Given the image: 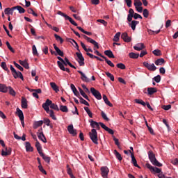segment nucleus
I'll list each match as a JSON object with an SVG mask.
<instances>
[{
	"instance_id": "obj_1",
	"label": "nucleus",
	"mask_w": 178,
	"mask_h": 178,
	"mask_svg": "<svg viewBox=\"0 0 178 178\" xmlns=\"http://www.w3.org/2000/svg\"><path fill=\"white\" fill-rule=\"evenodd\" d=\"M43 109L45 110L47 113H49V106L51 109H54L55 111H59V107H58V105L52 103V101H51L49 99H47L44 103L42 105Z\"/></svg>"
},
{
	"instance_id": "obj_52",
	"label": "nucleus",
	"mask_w": 178,
	"mask_h": 178,
	"mask_svg": "<svg viewBox=\"0 0 178 178\" xmlns=\"http://www.w3.org/2000/svg\"><path fill=\"white\" fill-rule=\"evenodd\" d=\"M13 64L15 65V67L19 69V70H20L21 72H23V70H24L23 67H22L20 65L17 64L16 61H14Z\"/></svg>"
},
{
	"instance_id": "obj_23",
	"label": "nucleus",
	"mask_w": 178,
	"mask_h": 178,
	"mask_svg": "<svg viewBox=\"0 0 178 178\" xmlns=\"http://www.w3.org/2000/svg\"><path fill=\"white\" fill-rule=\"evenodd\" d=\"M38 137L42 143H47V138H45V135H44V132L38 133Z\"/></svg>"
},
{
	"instance_id": "obj_4",
	"label": "nucleus",
	"mask_w": 178,
	"mask_h": 178,
	"mask_svg": "<svg viewBox=\"0 0 178 178\" xmlns=\"http://www.w3.org/2000/svg\"><path fill=\"white\" fill-rule=\"evenodd\" d=\"M10 70L12 72V74L15 79H19H19H21V80H22V81L24 80V78L23 77V74H22V72H20L19 71L18 72L16 71L15 67H13V65H10Z\"/></svg>"
},
{
	"instance_id": "obj_43",
	"label": "nucleus",
	"mask_w": 178,
	"mask_h": 178,
	"mask_svg": "<svg viewBox=\"0 0 178 178\" xmlns=\"http://www.w3.org/2000/svg\"><path fill=\"white\" fill-rule=\"evenodd\" d=\"M8 91H9V94L10 95H12L13 97H15L16 96V92L15 91V90L13 89L12 87H8Z\"/></svg>"
},
{
	"instance_id": "obj_59",
	"label": "nucleus",
	"mask_w": 178,
	"mask_h": 178,
	"mask_svg": "<svg viewBox=\"0 0 178 178\" xmlns=\"http://www.w3.org/2000/svg\"><path fill=\"white\" fill-rule=\"evenodd\" d=\"M38 169L42 173H43V175H47V171H45V170H44L42 165H39Z\"/></svg>"
},
{
	"instance_id": "obj_32",
	"label": "nucleus",
	"mask_w": 178,
	"mask_h": 178,
	"mask_svg": "<svg viewBox=\"0 0 178 178\" xmlns=\"http://www.w3.org/2000/svg\"><path fill=\"white\" fill-rule=\"evenodd\" d=\"M50 86L54 91H55V92H59V88L58 87L56 83H55V82H51Z\"/></svg>"
},
{
	"instance_id": "obj_48",
	"label": "nucleus",
	"mask_w": 178,
	"mask_h": 178,
	"mask_svg": "<svg viewBox=\"0 0 178 178\" xmlns=\"http://www.w3.org/2000/svg\"><path fill=\"white\" fill-rule=\"evenodd\" d=\"M54 37L56 40V41H59L60 44H63V39L59 36L58 34L55 33Z\"/></svg>"
},
{
	"instance_id": "obj_7",
	"label": "nucleus",
	"mask_w": 178,
	"mask_h": 178,
	"mask_svg": "<svg viewBox=\"0 0 178 178\" xmlns=\"http://www.w3.org/2000/svg\"><path fill=\"white\" fill-rule=\"evenodd\" d=\"M90 92L92 94V95L95 96V97L97 99H102V96L101 95V92H99V91L97 90L95 88H91Z\"/></svg>"
},
{
	"instance_id": "obj_39",
	"label": "nucleus",
	"mask_w": 178,
	"mask_h": 178,
	"mask_svg": "<svg viewBox=\"0 0 178 178\" xmlns=\"http://www.w3.org/2000/svg\"><path fill=\"white\" fill-rule=\"evenodd\" d=\"M129 58H131V59H137L138 58V56H140L139 54H136L134 52H131L129 54Z\"/></svg>"
},
{
	"instance_id": "obj_41",
	"label": "nucleus",
	"mask_w": 178,
	"mask_h": 178,
	"mask_svg": "<svg viewBox=\"0 0 178 178\" xmlns=\"http://www.w3.org/2000/svg\"><path fill=\"white\" fill-rule=\"evenodd\" d=\"M134 5L135 8H138L143 6V3L140 0H134Z\"/></svg>"
},
{
	"instance_id": "obj_21",
	"label": "nucleus",
	"mask_w": 178,
	"mask_h": 178,
	"mask_svg": "<svg viewBox=\"0 0 178 178\" xmlns=\"http://www.w3.org/2000/svg\"><path fill=\"white\" fill-rule=\"evenodd\" d=\"M140 22L138 21H136V20H133L131 21V23L129 24V27H131L133 30V31H134L136 30V27L137 26V24H139Z\"/></svg>"
},
{
	"instance_id": "obj_5",
	"label": "nucleus",
	"mask_w": 178,
	"mask_h": 178,
	"mask_svg": "<svg viewBox=\"0 0 178 178\" xmlns=\"http://www.w3.org/2000/svg\"><path fill=\"white\" fill-rule=\"evenodd\" d=\"M146 168H147L152 173H158V175L162 173V169L154 167L149 163H146Z\"/></svg>"
},
{
	"instance_id": "obj_31",
	"label": "nucleus",
	"mask_w": 178,
	"mask_h": 178,
	"mask_svg": "<svg viewBox=\"0 0 178 178\" xmlns=\"http://www.w3.org/2000/svg\"><path fill=\"white\" fill-rule=\"evenodd\" d=\"M26 149L27 152H33V147H31V144L30 142H26Z\"/></svg>"
},
{
	"instance_id": "obj_46",
	"label": "nucleus",
	"mask_w": 178,
	"mask_h": 178,
	"mask_svg": "<svg viewBox=\"0 0 178 178\" xmlns=\"http://www.w3.org/2000/svg\"><path fill=\"white\" fill-rule=\"evenodd\" d=\"M114 154L117 158V159H118V161H122V155L120 154V153H119L118 152V150L115 149L114 150Z\"/></svg>"
},
{
	"instance_id": "obj_29",
	"label": "nucleus",
	"mask_w": 178,
	"mask_h": 178,
	"mask_svg": "<svg viewBox=\"0 0 178 178\" xmlns=\"http://www.w3.org/2000/svg\"><path fill=\"white\" fill-rule=\"evenodd\" d=\"M40 156H42L44 162H47V163H49V162H51V157L44 155V153H40Z\"/></svg>"
},
{
	"instance_id": "obj_55",
	"label": "nucleus",
	"mask_w": 178,
	"mask_h": 178,
	"mask_svg": "<svg viewBox=\"0 0 178 178\" xmlns=\"http://www.w3.org/2000/svg\"><path fill=\"white\" fill-rule=\"evenodd\" d=\"M7 47L8 48V49L13 52V54H15V49H13V48L12 47V46H10V43H9L8 41L6 42Z\"/></svg>"
},
{
	"instance_id": "obj_60",
	"label": "nucleus",
	"mask_w": 178,
	"mask_h": 178,
	"mask_svg": "<svg viewBox=\"0 0 178 178\" xmlns=\"http://www.w3.org/2000/svg\"><path fill=\"white\" fill-rule=\"evenodd\" d=\"M102 118H103V119L106 122H109V118H108L106 114H105L104 111H102Z\"/></svg>"
},
{
	"instance_id": "obj_47",
	"label": "nucleus",
	"mask_w": 178,
	"mask_h": 178,
	"mask_svg": "<svg viewBox=\"0 0 178 178\" xmlns=\"http://www.w3.org/2000/svg\"><path fill=\"white\" fill-rule=\"evenodd\" d=\"M49 115L50 118L53 119V120H56L57 118H56V116H55V113L54 112V110H49Z\"/></svg>"
},
{
	"instance_id": "obj_44",
	"label": "nucleus",
	"mask_w": 178,
	"mask_h": 178,
	"mask_svg": "<svg viewBox=\"0 0 178 178\" xmlns=\"http://www.w3.org/2000/svg\"><path fill=\"white\" fill-rule=\"evenodd\" d=\"M32 53H33V55L35 56H38V51H37V47H35V44H33L32 46Z\"/></svg>"
},
{
	"instance_id": "obj_26",
	"label": "nucleus",
	"mask_w": 178,
	"mask_h": 178,
	"mask_svg": "<svg viewBox=\"0 0 178 178\" xmlns=\"http://www.w3.org/2000/svg\"><path fill=\"white\" fill-rule=\"evenodd\" d=\"M15 7L10 8H6L4 10V13L5 15H13V11L15 10Z\"/></svg>"
},
{
	"instance_id": "obj_50",
	"label": "nucleus",
	"mask_w": 178,
	"mask_h": 178,
	"mask_svg": "<svg viewBox=\"0 0 178 178\" xmlns=\"http://www.w3.org/2000/svg\"><path fill=\"white\" fill-rule=\"evenodd\" d=\"M152 54L156 56H161V55H162V51L159 49H155L152 51Z\"/></svg>"
},
{
	"instance_id": "obj_49",
	"label": "nucleus",
	"mask_w": 178,
	"mask_h": 178,
	"mask_svg": "<svg viewBox=\"0 0 178 178\" xmlns=\"http://www.w3.org/2000/svg\"><path fill=\"white\" fill-rule=\"evenodd\" d=\"M1 67H2V69H3V70L7 72V73H9L10 71H9V69H8V67L6 66V63L2 62Z\"/></svg>"
},
{
	"instance_id": "obj_51",
	"label": "nucleus",
	"mask_w": 178,
	"mask_h": 178,
	"mask_svg": "<svg viewBox=\"0 0 178 178\" xmlns=\"http://www.w3.org/2000/svg\"><path fill=\"white\" fill-rule=\"evenodd\" d=\"M60 111H61V112H65V113L69 112V109H67V106H63V105L60 106Z\"/></svg>"
},
{
	"instance_id": "obj_2",
	"label": "nucleus",
	"mask_w": 178,
	"mask_h": 178,
	"mask_svg": "<svg viewBox=\"0 0 178 178\" xmlns=\"http://www.w3.org/2000/svg\"><path fill=\"white\" fill-rule=\"evenodd\" d=\"M148 156L150 162L152 163V165H154V166H158L159 168L162 167V163H159L158 160H156V158L155 157V154H154V152L149 151L148 152Z\"/></svg>"
},
{
	"instance_id": "obj_12",
	"label": "nucleus",
	"mask_w": 178,
	"mask_h": 178,
	"mask_svg": "<svg viewBox=\"0 0 178 178\" xmlns=\"http://www.w3.org/2000/svg\"><path fill=\"white\" fill-rule=\"evenodd\" d=\"M128 151L131 154V163H133L134 166H135L136 168H140L138 164H137V160L136 159V157L134 156V153L131 152V150H128Z\"/></svg>"
},
{
	"instance_id": "obj_61",
	"label": "nucleus",
	"mask_w": 178,
	"mask_h": 178,
	"mask_svg": "<svg viewBox=\"0 0 178 178\" xmlns=\"http://www.w3.org/2000/svg\"><path fill=\"white\" fill-rule=\"evenodd\" d=\"M154 80L156 83H160L161 82V75H157L154 77Z\"/></svg>"
},
{
	"instance_id": "obj_15",
	"label": "nucleus",
	"mask_w": 178,
	"mask_h": 178,
	"mask_svg": "<svg viewBox=\"0 0 178 178\" xmlns=\"http://www.w3.org/2000/svg\"><path fill=\"white\" fill-rule=\"evenodd\" d=\"M57 65L60 70H63V72H67V73H70V70L69 68H65V65H63V64L60 63V61H57Z\"/></svg>"
},
{
	"instance_id": "obj_56",
	"label": "nucleus",
	"mask_w": 178,
	"mask_h": 178,
	"mask_svg": "<svg viewBox=\"0 0 178 178\" xmlns=\"http://www.w3.org/2000/svg\"><path fill=\"white\" fill-rule=\"evenodd\" d=\"M143 16L146 19H147V17H148V16H149V12L148 11V10L147 8L143 10Z\"/></svg>"
},
{
	"instance_id": "obj_28",
	"label": "nucleus",
	"mask_w": 178,
	"mask_h": 178,
	"mask_svg": "<svg viewBox=\"0 0 178 178\" xmlns=\"http://www.w3.org/2000/svg\"><path fill=\"white\" fill-rule=\"evenodd\" d=\"M8 87L6 85L0 83V92H8Z\"/></svg>"
},
{
	"instance_id": "obj_35",
	"label": "nucleus",
	"mask_w": 178,
	"mask_h": 178,
	"mask_svg": "<svg viewBox=\"0 0 178 178\" xmlns=\"http://www.w3.org/2000/svg\"><path fill=\"white\" fill-rule=\"evenodd\" d=\"M43 123H44V121L42 120L35 122L33 124L34 129H37V127H40L42 126Z\"/></svg>"
},
{
	"instance_id": "obj_57",
	"label": "nucleus",
	"mask_w": 178,
	"mask_h": 178,
	"mask_svg": "<svg viewBox=\"0 0 178 178\" xmlns=\"http://www.w3.org/2000/svg\"><path fill=\"white\" fill-rule=\"evenodd\" d=\"M134 19L137 20V19H143V17L138 13H134Z\"/></svg>"
},
{
	"instance_id": "obj_40",
	"label": "nucleus",
	"mask_w": 178,
	"mask_h": 178,
	"mask_svg": "<svg viewBox=\"0 0 178 178\" xmlns=\"http://www.w3.org/2000/svg\"><path fill=\"white\" fill-rule=\"evenodd\" d=\"M103 59L105 60V62H106L108 66H111V67H115V64H113V63H112V61H111L110 60H108V58L106 56H104Z\"/></svg>"
},
{
	"instance_id": "obj_9",
	"label": "nucleus",
	"mask_w": 178,
	"mask_h": 178,
	"mask_svg": "<svg viewBox=\"0 0 178 178\" xmlns=\"http://www.w3.org/2000/svg\"><path fill=\"white\" fill-rule=\"evenodd\" d=\"M143 66H145V67H147V69H148V70H150L151 72H155V70H156V67L154 63L149 64L147 62H143Z\"/></svg>"
},
{
	"instance_id": "obj_18",
	"label": "nucleus",
	"mask_w": 178,
	"mask_h": 178,
	"mask_svg": "<svg viewBox=\"0 0 178 178\" xmlns=\"http://www.w3.org/2000/svg\"><path fill=\"white\" fill-rule=\"evenodd\" d=\"M57 15H59L60 16H63V17H65V20H69V22L71 23L73 21V19L72 17H69V15L63 13L62 11H58Z\"/></svg>"
},
{
	"instance_id": "obj_13",
	"label": "nucleus",
	"mask_w": 178,
	"mask_h": 178,
	"mask_svg": "<svg viewBox=\"0 0 178 178\" xmlns=\"http://www.w3.org/2000/svg\"><path fill=\"white\" fill-rule=\"evenodd\" d=\"M78 73L81 74V79L82 80V81H85V83H90V79H88V77L86 76L85 73L81 71H78Z\"/></svg>"
},
{
	"instance_id": "obj_10",
	"label": "nucleus",
	"mask_w": 178,
	"mask_h": 178,
	"mask_svg": "<svg viewBox=\"0 0 178 178\" xmlns=\"http://www.w3.org/2000/svg\"><path fill=\"white\" fill-rule=\"evenodd\" d=\"M1 150V155L2 156H8V155H10L12 154V148L10 147H3Z\"/></svg>"
},
{
	"instance_id": "obj_20",
	"label": "nucleus",
	"mask_w": 178,
	"mask_h": 178,
	"mask_svg": "<svg viewBox=\"0 0 178 178\" xmlns=\"http://www.w3.org/2000/svg\"><path fill=\"white\" fill-rule=\"evenodd\" d=\"M134 10H133V8H130L129 10V14L127 15V20L128 22H132L133 20V17H134Z\"/></svg>"
},
{
	"instance_id": "obj_42",
	"label": "nucleus",
	"mask_w": 178,
	"mask_h": 178,
	"mask_svg": "<svg viewBox=\"0 0 178 178\" xmlns=\"http://www.w3.org/2000/svg\"><path fill=\"white\" fill-rule=\"evenodd\" d=\"M119 40H120V32H118L115 36L114 38L113 39V41L115 42H118Z\"/></svg>"
},
{
	"instance_id": "obj_62",
	"label": "nucleus",
	"mask_w": 178,
	"mask_h": 178,
	"mask_svg": "<svg viewBox=\"0 0 178 178\" xmlns=\"http://www.w3.org/2000/svg\"><path fill=\"white\" fill-rule=\"evenodd\" d=\"M124 2L127 3V6H128V8H131V0H124Z\"/></svg>"
},
{
	"instance_id": "obj_63",
	"label": "nucleus",
	"mask_w": 178,
	"mask_h": 178,
	"mask_svg": "<svg viewBox=\"0 0 178 178\" xmlns=\"http://www.w3.org/2000/svg\"><path fill=\"white\" fill-rule=\"evenodd\" d=\"M42 52L44 55H48V46H44V47L42 49Z\"/></svg>"
},
{
	"instance_id": "obj_27",
	"label": "nucleus",
	"mask_w": 178,
	"mask_h": 178,
	"mask_svg": "<svg viewBox=\"0 0 178 178\" xmlns=\"http://www.w3.org/2000/svg\"><path fill=\"white\" fill-rule=\"evenodd\" d=\"M19 65H22L25 69H29V63H27V60H24V61L22 60H19Z\"/></svg>"
},
{
	"instance_id": "obj_30",
	"label": "nucleus",
	"mask_w": 178,
	"mask_h": 178,
	"mask_svg": "<svg viewBox=\"0 0 178 178\" xmlns=\"http://www.w3.org/2000/svg\"><path fill=\"white\" fill-rule=\"evenodd\" d=\"M158 90L156 88H147V92L149 95H153V94H155Z\"/></svg>"
},
{
	"instance_id": "obj_22",
	"label": "nucleus",
	"mask_w": 178,
	"mask_h": 178,
	"mask_svg": "<svg viewBox=\"0 0 178 178\" xmlns=\"http://www.w3.org/2000/svg\"><path fill=\"white\" fill-rule=\"evenodd\" d=\"M71 90H72L73 93L76 97H80V93H79V90H77V88H76V86L73 83H71L70 85Z\"/></svg>"
},
{
	"instance_id": "obj_36",
	"label": "nucleus",
	"mask_w": 178,
	"mask_h": 178,
	"mask_svg": "<svg viewBox=\"0 0 178 178\" xmlns=\"http://www.w3.org/2000/svg\"><path fill=\"white\" fill-rule=\"evenodd\" d=\"M104 55H106L109 58H115V55H113V53L111 50L104 51Z\"/></svg>"
},
{
	"instance_id": "obj_58",
	"label": "nucleus",
	"mask_w": 178,
	"mask_h": 178,
	"mask_svg": "<svg viewBox=\"0 0 178 178\" xmlns=\"http://www.w3.org/2000/svg\"><path fill=\"white\" fill-rule=\"evenodd\" d=\"M172 108V105L168 104V105H163L162 108L164 109V111H169Z\"/></svg>"
},
{
	"instance_id": "obj_64",
	"label": "nucleus",
	"mask_w": 178,
	"mask_h": 178,
	"mask_svg": "<svg viewBox=\"0 0 178 178\" xmlns=\"http://www.w3.org/2000/svg\"><path fill=\"white\" fill-rule=\"evenodd\" d=\"M44 123H45L47 126H50L51 120H49L48 118H44Z\"/></svg>"
},
{
	"instance_id": "obj_33",
	"label": "nucleus",
	"mask_w": 178,
	"mask_h": 178,
	"mask_svg": "<svg viewBox=\"0 0 178 178\" xmlns=\"http://www.w3.org/2000/svg\"><path fill=\"white\" fill-rule=\"evenodd\" d=\"M155 65L156 66H161V65H163L165 63V59L163 58H159L154 62Z\"/></svg>"
},
{
	"instance_id": "obj_34",
	"label": "nucleus",
	"mask_w": 178,
	"mask_h": 178,
	"mask_svg": "<svg viewBox=\"0 0 178 178\" xmlns=\"http://www.w3.org/2000/svg\"><path fill=\"white\" fill-rule=\"evenodd\" d=\"M79 90L81 95H82V97H83V98H85V99H87V101H90V98H88V96L86 94V92H84L83 89H81V88H79Z\"/></svg>"
},
{
	"instance_id": "obj_54",
	"label": "nucleus",
	"mask_w": 178,
	"mask_h": 178,
	"mask_svg": "<svg viewBox=\"0 0 178 178\" xmlns=\"http://www.w3.org/2000/svg\"><path fill=\"white\" fill-rule=\"evenodd\" d=\"M117 67H118V69H121L122 70H124V69H126V65H124V64L120 63L117 64Z\"/></svg>"
},
{
	"instance_id": "obj_17",
	"label": "nucleus",
	"mask_w": 178,
	"mask_h": 178,
	"mask_svg": "<svg viewBox=\"0 0 178 178\" xmlns=\"http://www.w3.org/2000/svg\"><path fill=\"white\" fill-rule=\"evenodd\" d=\"M53 46L56 51V54H57V55H59V56L63 57L65 55L63 51L62 50H60V49H59V47H58L56 44H53Z\"/></svg>"
},
{
	"instance_id": "obj_19",
	"label": "nucleus",
	"mask_w": 178,
	"mask_h": 178,
	"mask_svg": "<svg viewBox=\"0 0 178 178\" xmlns=\"http://www.w3.org/2000/svg\"><path fill=\"white\" fill-rule=\"evenodd\" d=\"M145 48V45H144V43H138L136 45L134 46V49L136 51H143Z\"/></svg>"
},
{
	"instance_id": "obj_6",
	"label": "nucleus",
	"mask_w": 178,
	"mask_h": 178,
	"mask_svg": "<svg viewBox=\"0 0 178 178\" xmlns=\"http://www.w3.org/2000/svg\"><path fill=\"white\" fill-rule=\"evenodd\" d=\"M84 40H86V41H88V42H90V44H92L94 45V51H95V48L97 49H99V45H98V42H97V41L94 40L93 39L88 38V36L86 35H82Z\"/></svg>"
},
{
	"instance_id": "obj_53",
	"label": "nucleus",
	"mask_w": 178,
	"mask_h": 178,
	"mask_svg": "<svg viewBox=\"0 0 178 178\" xmlns=\"http://www.w3.org/2000/svg\"><path fill=\"white\" fill-rule=\"evenodd\" d=\"M106 75L107 77H109L111 81H115V76H113V74H111L110 72H106Z\"/></svg>"
},
{
	"instance_id": "obj_14",
	"label": "nucleus",
	"mask_w": 178,
	"mask_h": 178,
	"mask_svg": "<svg viewBox=\"0 0 178 178\" xmlns=\"http://www.w3.org/2000/svg\"><path fill=\"white\" fill-rule=\"evenodd\" d=\"M89 122L90 123L91 127H92L93 129L96 128L97 129V130H99V129H101V127H99V122L98 123L93 120H89Z\"/></svg>"
},
{
	"instance_id": "obj_25",
	"label": "nucleus",
	"mask_w": 178,
	"mask_h": 178,
	"mask_svg": "<svg viewBox=\"0 0 178 178\" xmlns=\"http://www.w3.org/2000/svg\"><path fill=\"white\" fill-rule=\"evenodd\" d=\"M35 147H36L37 151L40 155H41V154H43L42 153V147H41V144L40 143V142H38V140H36Z\"/></svg>"
},
{
	"instance_id": "obj_3",
	"label": "nucleus",
	"mask_w": 178,
	"mask_h": 178,
	"mask_svg": "<svg viewBox=\"0 0 178 178\" xmlns=\"http://www.w3.org/2000/svg\"><path fill=\"white\" fill-rule=\"evenodd\" d=\"M89 136L90 140L94 143V144H98V133L95 129H92L90 132H89Z\"/></svg>"
},
{
	"instance_id": "obj_8",
	"label": "nucleus",
	"mask_w": 178,
	"mask_h": 178,
	"mask_svg": "<svg viewBox=\"0 0 178 178\" xmlns=\"http://www.w3.org/2000/svg\"><path fill=\"white\" fill-rule=\"evenodd\" d=\"M76 55L78 58L77 62L79 63V66H84V57L81 52H76Z\"/></svg>"
},
{
	"instance_id": "obj_24",
	"label": "nucleus",
	"mask_w": 178,
	"mask_h": 178,
	"mask_svg": "<svg viewBox=\"0 0 178 178\" xmlns=\"http://www.w3.org/2000/svg\"><path fill=\"white\" fill-rule=\"evenodd\" d=\"M21 106L23 109H27V99L25 97H22Z\"/></svg>"
},
{
	"instance_id": "obj_45",
	"label": "nucleus",
	"mask_w": 178,
	"mask_h": 178,
	"mask_svg": "<svg viewBox=\"0 0 178 178\" xmlns=\"http://www.w3.org/2000/svg\"><path fill=\"white\" fill-rule=\"evenodd\" d=\"M78 98H79L81 104H83V105H86V106H90V104L86 101V99H83V97L79 96Z\"/></svg>"
},
{
	"instance_id": "obj_37",
	"label": "nucleus",
	"mask_w": 178,
	"mask_h": 178,
	"mask_svg": "<svg viewBox=\"0 0 178 178\" xmlns=\"http://www.w3.org/2000/svg\"><path fill=\"white\" fill-rule=\"evenodd\" d=\"M15 10H18L19 13H24L26 12V10H24V8H23V7L20 6H14Z\"/></svg>"
},
{
	"instance_id": "obj_11",
	"label": "nucleus",
	"mask_w": 178,
	"mask_h": 178,
	"mask_svg": "<svg viewBox=\"0 0 178 178\" xmlns=\"http://www.w3.org/2000/svg\"><path fill=\"white\" fill-rule=\"evenodd\" d=\"M102 176L104 178H108V174L109 173V168L106 166L101 168Z\"/></svg>"
},
{
	"instance_id": "obj_38",
	"label": "nucleus",
	"mask_w": 178,
	"mask_h": 178,
	"mask_svg": "<svg viewBox=\"0 0 178 178\" xmlns=\"http://www.w3.org/2000/svg\"><path fill=\"white\" fill-rule=\"evenodd\" d=\"M17 113L20 119H24V115L23 114V111L20 110V108H17Z\"/></svg>"
},
{
	"instance_id": "obj_16",
	"label": "nucleus",
	"mask_w": 178,
	"mask_h": 178,
	"mask_svg": "<svg viewBox=\"0 0 178 178\" xmlns=\"http://www.w3.org/2000/svg\"><path fill=\"white\" fill-rule=\"evenodd\" d=\"M67 131H68V133H70V134H72V136L77 135V132L76 129H74V128L73 127V124L69 125L67 127Z\"/></svg>"
}]
</instances>
